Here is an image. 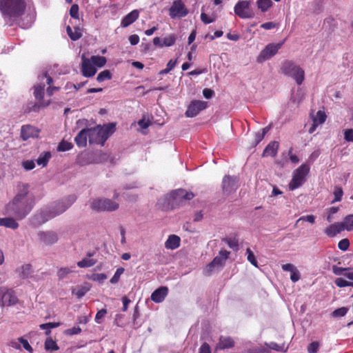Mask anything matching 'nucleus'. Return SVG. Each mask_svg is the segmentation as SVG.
<instances>
[{"label": "nucleus", "mask_w": 353, "mask_h": 353, "mask_svg": "<svg viewBox=\"0 0 353 353\" xmlns=\"http://www.w3.org/2000/svg\"><path fill=\"white\" fill-rule=\"evenodd\" d=\"M114 127L115 125L113 123H109L104 127H102L103 130L106 133L107 139L108 138L110 133L113 132Z\"/></svg>", "instance_id": "680f3d73"}, {"label": "nucleus", "mask_w": 353, "mask_h": 353, "mask_svg": "<svg viewBox=\"0 0 353 353\" xmlns=\"http://www.w3.org/2000/svg\"><path fill=\"white\" fill-rule=\"evenodd\" d=\"M168 293V288L165 286H161L152 293L151 299L155 303H161L165 299Z\"/></svg>", "instance_id": "f3484780"}, {"label": "nucleus", "mask_w": 353, "mask_h": 353, "mask_svg": "<svg viewBox=\"0 0 353 353\" xmlns=\"http://www.w3.org/2000/svg\"><path fill=\"white\" fill-rule=\"evenodd\" d=\"M88 141L90 145L100 144L103 145L107 140L106 133L103 130V128L97 125L95 128H88Z\"/></svg>", "instance_id": "0eeeda50"}, {"label": "nucleus", "mask_w": 353, "mask_h": 353, "mask_svg": "<svg viewBox=\"0 0 353 353\" xmlns=\"http://www.w3.org/2000/svg\"><path fill=\"white\" fill-rule=\"evenodd\" d=\"M348 311V308L345 307H342L334 310L332 313V316L334 317H342L344 316Z\"/></svg>", "instance_id": "a18cd8bd"}, {"label": "nucleus", "mask_w": 353, "mask_h": 353, "mask_svg": "<svg viewBox=\"0 0 353 353\" xmlns=\"http://www.w3.org/2000/svg\"><path fill=\"white\" fill-rule=\"evenodd\" d=\"M73 144L72 143L63 140L59 143L57 150L65 152L71 150Z\"/></svg>", "instance_id": "ea45409f"}, {"label": "nucleus", "mask_w": 353, "mask_h": 353, "mask_svg": "<svg viewBox=\"0 0 353 353\" xmlns=\"http://www.w3.org/2000/svg\"><path fill=\"white\" fill-rule=\"evenodd\" d=\"M343 230L351 231L353 230V214L347 215L343 222L340 223Z\"/></svg>", "instance_id": "7c9ffc66"}, {"label": "nucleus", "mask_w": 353, "mask_h": 353, "mask_svg": "<svg viewBox=\"0 0 353 353\" xmlns=\"http://www.w3.org/2000/svg\"><path fill=\"white\" fill-rule=\"evenodd\" d=\"M90 206L93 210L97 212H112L117 210L119 204L110 199H96L91 202Z\"/></svg>", "instance_id": "423d86ee"}, {"label": "nucleus", "mask_w": 353, "mask_h": 353, "mask_svg": "<svg viewBox=\"0 0 353 353\" xmlns=\"http://www.w3.org/2000/svg\"><path fill=\"white\" fill-rule=\"evenodd\" d=\"M76 199L74 195H70L65 201L57 202L53 210L46 212L48 217L43 221V223L64 212L76 201Z\"/></svg>", "instance_id": "39448f33"}, {"label": "nucleus", "mask_w": 353, "mask_h": 353, "mask_svg": "<svg viewBox=\"0 0 353 353\" xmlns=\"http://www.w3.org/2000/svg\"><path fill=\"white\" fill-rule=\"evenodd\" d=\"M235 342L230 336H221L219 343L216 345V350H225L232 348L234 346Z\"/></svg>", "instance_id": "a211bd4d"}, {"label": "nucleus", "mask_w": 353, "mask_h": 353, "mask_svg": "<svg viewBox=\"0 0 353 353\" xmlns=\"http://www.w3.org/2000/svg\"><path fill=\"white\" fill-rule=\"evenodd\" d=\"M350 247V241L347 239L341 240L338 243V248L342 251H346Z\"/></svg>", "instance_id": "5fc2aeb1"}, {"label": "nucleus", "mask_w": 353, "mask_h": 353, "mask_svg": "<svg viewBox=\"0 0 353 353\" xmlns=\"http://www.w3.org/2000/svg\"><path fill=\"white\" fill-rule=\"evenodd\" d=\"M292 150H293V148H290L289 150V152H288V155H289L290 159L292 161V163H297L299 162V159L296 154H292Z\"/></svg>", "instance_id": "338daca9"}, {"label": "nucleus", "mask_w": 353, "mask_h": 353, "mask_svg": "<svg viewBox=\"0 0 353 353\" xmlns=\"http://www.w3.org/2000/svg\"><path fill=\"white\" fill-rule=\"evenodd\" d=\"M279 143L278 141H273L268 143L263 150V157H275L277 154Z\"/></svg>", "instance_id": "412c9836"}, {"label": "nucleus", "mask_w": 353, "mask_h": 353, "mask_svg": "<svg viewBox=\"0 0 353 353\" xmlns=\"http://www.w3.org/2000/svg\"><path fill=\"white\" fill-rule=\"evenodd\" d=\"M19 302V299L15 292L12 289L4 288L3 292V303L2 307L12 306L16 305Z\"/></svg>", "instance_id": "dca6fc26"}, {"label": "nucleus", "mask_w": 353, "mask_h": 353, "mask_svg": "<svg viewBox=\"0 0 353 353\" xmlns=\"http://www.w3.org/2000/svg\"><path fill=\"white\" fill-rule=\"evenodd\" d=\"M199 353H211L210 345L207 343H203L199 348Z\"/></svg>", "instance_id": "e2e57ef3"}, {"label": "nucleus", "mask_w": 353, "mask_h": 353, "mask_svg": "<svg viewBox=\"0 0 353 353\" xmlns=\"http://www.w3.org/2000/svg\"><path fill=\"white\" fill-rule=\"evenodd\" d=\"M224 260L219 256L214 258L212 262L208 263L204 269V274L209 276L213 271V269L216 266H222L224 263Z\"/></svg>", "instance_id": "4be33fe9"}, {"label": "nucleus", "mask_w": 353, "mask_h": 353, "mask_svg": "<svg viewBox=\"0 0 353 353\" xmlns=\"http://www.w3.org/2000/svg\"><path fill=\"white\" fill-rule=\"evenodd\" d=\"M208 106V103L203 101L195 100L190 103L185 113L187 117H194L201 111L205 110Z\"/></svg>", "instance_id": "ddd939ff"}, {"label": "nucleus", "mask_w": 353, "mask_h": 353, "mask_svg": "<svg viewBox=\"0 0 353 353\" xmlns=\"http://www.w3.org/2000/svg\"><path fill=\"white\" fill-rule=\"evenodd\" d=\"M35 134V128L31 125H23L21 130V137L23 140H28L29 138L34 137Z\"/></svg>", "instance_id": "a878e982"}, {"label": "nucleus", "mask_w": 353, "mask_h": 353, "mask_svg": "<svg viewBox=\"0 0 353 353\" xmlns=\"http://www.w3.org/2000/svg\"><path fill=\"white\" fill-rule=\"evenodd\" d=\"M343 229L340 223H335L330 225L325 230V233L330 237H334L336 234H339Z\"/></svg>", "instance_id": "b1692460"}, {"label": "nucleus", "mask_w": 353, "mask_h": 353, "mask_svg": "<svg viewBox=\"0 0 353 353\" xmlns=\"http://www.w3.org/2000/svg\"><path fill=\"white\" fill-rule=\"evenodd\" d=\"M18 341L20 342L22 344L23 348L26 350H27L28 352H29L30 353L33 352V348L30 345V343H28V340L23 339V337H19L18 339Z\"/></svg>", "instance_id": "864d4df0"}, {"label": "nucleus", "mask_w": 353, "mask_h": 353, "mask_svg": "<svg viewBox=\"0 0 353 353\" xmlns=\"http://www.w3.org/2000/svg\"><path fill=\"white\" fill-rule=\"evenodd\" d=\"M228 245L234 250L239 249V239L236 237H228L223 239Z\"/></svg>", "instance_id": "473e14b6"}, {"label": "nucleus", "mask_w": 353, "mask_h": 353, "mask_svg": "<svg viewBox=\"0 0 353 353\" xmlns=\"http://www.w3.org/2000/svg\"><path fill=\"white\" fill-rule=\"evenodd\" d=\"M201 20L205 24H209L214 21H215L216 19V15L215 14H212L211 16H208L204 12V7L201 8Z\"/></svg>", "instance_id": "2f4dec72"}, {"label": "nucleus", "mask_w": 353, "mask_h": 353, "mask_svg": "<svg viewBox=\"0 0 353 353\" xmlns=\"http://www.w3.org/2000/svg\"><path fill=\"white\" fill-rule=\"evenodd\" d=\"M30 0H0V13L5 22V26L11 27L17 25L19 28H28L30 25H26L22 21Z\"/></svg>", "instance_id": "f257e3e1"}, {"label": "nucleus", "mask_w": 353, "mask_h": 353, "mask_svg": "<svg viewBox=\"0 0 353 353\" xmlns=\"http://www.w3.org/2000/svg\"><path fill=\"white\" fill-rule=\"evenodd\" d=\"M315 219H316V217H315L314 215L310 214V215H306V216H301L297 221L303 220V221H308L310 223H314L315 222Z\"/></svg>", "instance_id": "774afa93"}, {"label": "nucleus", "mask_w": 353, "mask_h": 353, "mask_svg": "<svg viewBox=\"0 0 353 353\" xmlns=\"http://www.w3.org/2000/svg\"><path fill=\"white\" fill-rule=\"evenodd\" d=\"M82 63L81 71L83 77H92L97 73V68L91 63L88 58H86L85 55L81 57Z\"/></svg>", "instance_id": "2eb2a0df"}, {"label": "nucleus", "mask_w": 353, "mask_h": 353, "mask_svg": "<svg viewBox=\"0 0 353 353\" xmlns=\"http://www.w3.org/2000/svg\"><path fill=\"white\" fill-rule=\"evenodd\" d=\"M310 165L303 163L293 172L292 179L289 183V188L294 190L301 186L305 181V177L310 172Z\"/></svg>", "instance_id": "20e7f679"}, {"label": "nucleus", "mask_w": 353, "mask_h": 353, "mask_svg": "<svg viewBox=\"0 0 353 353\" xmlns=\"http://www.w3.org/2000/svg\"><path fill=\"white\" fill-rule=\"evenodd\" d=\"M169 11V14L172 19H175L176 17H183L188 13V10L185 8V5L181 0L174 1Z\"/></svg>", "instance_id": "f8f14e48"}, {"label": "nucleus", "mask_w": 353, "mask_h": 353, "mask_svg": "<svg viewBox=\"0 0 353 353\" xmlns=\"http://www.w3.org/2000/svg\"><path fill=\"white\" fill-rule=\"evenodd\" d=\"M239 188V178L237 176L225 175L222 180V190L224 194L229 195Z\"/></svg>", "instance_id": "9b49d317"}, {"label": "nucleus", "mask_w": 353, "mask_h": 353, "mask_svg": "<svg viewBox=\"0 0 353 353\" xmlns=\"http://www.w3.org/2000/svg\"><path fill=\"white\" fill-rule=\"evenodd\" d=\"M88 128L81 130L74 138L77 145L79 148H84L87 145L88 139Z\"/></svg>", "instance_id": "aec40b11"}, {"label": "nucleus", "mask_w": 353, "mask_h": 353, "mask_svg": "<svg viewBox=\"0 0 353 353\" xmlns=\"http://www.w3.org/2000/svg\"><path fill=\"white\" fill-rule=\"evenodd\" d=\"M246 254L248 255V261L254 267H258V262L255 258L253 252L250 250V248H247Z\"/></svg>", "instance_id": "79ce46f5"}, {"label": "nucleus", "mask_w": 353, "mask_h": 353, "mask_svg": "<svg viewBox=\"0 0 353 353\" xmlns=\"http://www.w3.org/2000/svg\"><path fill=\"white\" fill-rule=\"evenodd\" d=\"M283 42L279 43H269L261 50L257 57V61L262 63L274 56L283 46Z\"/></svg>", "instance_id": "1a4fd4ad"}, {"label": "nucleus", "mask_w": 353, "mask_h": 353, "mask_svg": "<svg viewBox=\"0 0 353 353\" xmlns=\"http://www.w3.org/2000/svg\"><path fill=\"white\" fill-rule=\"evenodd\" d=\"M290 279L294 283L298 281L300 279V273L296 270V268L291 272Z\"/></svg>", "instance_id": "0e129e2a"}, {"label": "nucleus", "mask_w": 353, "mask_h": 353, "mask_svg": "<svg viewBox=\"0 0 353 353\" xmlns=\"http://www.w3.org/2000/svg\"><path fill=\"white\" fill-rule=\"evenodd\" d=\"M81 329L79 326H74L73 327H72L70 329H68L65 331V333L68 335H74V334H78L81 333Z\"/></svg>", "instance_id": "052dcab7"}, {"label": "nucleus", "mask_w": 353, "mask_h": 353, "mask_svg": "<svg viewBox=\"0 0 353 353\" xmlns=\"http://www.w3.org/2000/svg\"><path fill=\"white\" fill-rule=\"evenodd\" d=\"M281 71L282 74L292 77L299 85H301L305 79V71L292 61H283Z\"/></svg>", "instance_id": "7ed1b4c3"}, {"label": "nucleus", "mask_w": 353, "mask_h": 353, "mask_svg": "<svg viewBox=\"0 0 353 353\" xmlns=\"http://www.w3.org/2000/svg\"><path fill=\"white\" fill-rule=\"evenodd\" d=\"M52 155L50 152H43L40 154L39 157L37 159V163L39 165H41L42 167H45L47 165L49 160L50 159Z\"/></svg>", "instance_id": "cd10ccee"}, {"label": "nucleus", "mask_w": 353, "mask_h": 353, "mask_svg": "<svg viewBox=\"0 0 353 353\" xmlns=\"http://www.w3.org/2000/svg\"><path fill=\"white\" fill-rule=\"evenodd\" d=\"M234 13L241 19H250L254 17V13L250 8L248 1H239L234 8Z\"/></svg>", "instance_id": "9d476101"}, {"label": "nucleus", "mask_w": 353, "mask_h": 353, "mask_svg": "<svg viewBox=\"0 0 353 353\" xmlns=\"http://www.w3.org/2000/svg\"><path fill=\"white\" fill-rule=\"evenodd\" d=\"M176 40V37L175 34H170L163 39L162 46H163V47H170L175 43Z\"/></svg>", "instance_id": "e433bc0d"}, {"label": "nucleus", "mask_w": 353, "mask_h": 353, "mask_svg": "<svg viewBox=\"0 0 353 353\" xmlns=\"http://www.w3.org/2000/svg\"><path fill=\"white\" fill-rule=\"evenodd\" d=\"M123 271H124V269L123 268H118L116 270L113 276L111 278L110 283H113V284L118 283V281L120 279V276L123 274Z\"/></svg>", "instance_id": "09e8293b"}, {"label": "nucleus", "mask_w": 353, "mask_h": 353, "mask_svg": "<svg viewBox=\"0 0 353 353\" xmlns=\"http://www.w3.org/2000/svg\"><path fill=\"white\" fill-rule=\"evenodd\" d=\"M320 347V343L318 341H313L307 346L308 353H316Z\"/></svg>", "instance_id": "de8ad7c7"}, {"label": "nucleus", "mask_w": 353, "mask_h": 353, "mask_svg": "<svg viewBox=\"0 0 353 353\" xmlns=\"http://www.w3.org/2000/svg\"><path fill=\"white\" fill-rule=\"evenodd\" d=\"M268 347L271 350H274L276 351H283L286 352L288 350V347H285V345L283 344L281 345L277 344L274 342H271L270 344L268 345Z\"/></svg>", "instance_id": "3c124183"}, {"label": "nucleus", "mask_w": 353, "mask_h": 353, "mask_svg": "<svg viewBox=\"0 0 353 353\" xmlns=\"http://www.w3.org/2000/svg\"><path fill=\"white\" fill-rule=\"evenodd\" d=\"M39 102V103L38 104L35 103L34 105H32V107L30 108V111L39 112L41 108H46L50 104V101Z\"/></svg>", "instance_id": "37998d69"}, {"label": "nucleus", "mask_w": 353, "mask_h": 353, "mask_svg": "<svg viewBox=\"0 0 353 353\" xmlns=\"http://www.w3.org/2000/svg\"><path fill=\"white\" fill-rule=\"evenodd\" d=\"M72 272V270L69 268H61L57 271V276L59 279H63Z\"/></svg>", "instance_id": "8fccbe9b"}, {"label": "nucleus", "mask_w": 353, "mask_h": 353, "mask_svg": "<svg viewBox=\"0 0 353 353\" xmlns=\"http://www.w3.org/2000/svg\"><path fill=\"white\" fill-rule=\"evenodd\" d=\"M44 90H45L44 85L40 84V85H37L34 87V96L37 101H43Z\"/></svg>", "instance_id": "c756f323"}, {"label": "nucleus", "mask_w": 353, "mask_h": 353, "mask_svg": "<svg viewBox=\"0 0 353 353\" xmlns=\"http://www.w3.org/2000/svg\"><path fill=\"white\" fill-rule=\"evenodd\" d=\"M327 118V115L324 111L319 110L316 112V115L313 118V122L316 123L318 124L323 123Z\"/></svg>", "instance_id": "58836bf2"}, {"label": "nucleus", "mask_w": 353, "mask_h": 353, "mask_svg": "<svg viewBox=\"0 0 353 353\" xmlns=\"http://www.w3.org/2000/svg\"><path fill=\"white\" fill-rule=\"evenodd\" d=\"M38 236L40 241L46 245H52L59 240L57 234L53 231H41L38 233Z\"/></svg>", "instance_id": "4468645a"}, {"label": "nucleus", "mask_w": 353, "mask_h": 353, "mask_svg": "<svg viewBox=\"0 0 353 353\" xmlns=\"http://www.w3.org/2000/svg\"><path fill=\"white\" fill-rule=\"evenodd\" d=\"M97 263V261L92 259L84 258L77 263L79 268H89L93 266Z\"/></svg>", "instance_id": "c9c22d12"}, {"label": "nucleus", "mask_w": 353, "mask_h": 353, "mask_svg": "<svg viewBox=\"0 0 353 353\" xmlns=\"http://www.w3.org/2000/svg\"><path fill=\"white\" fill-rule=\"evenodd\" d=\"M107 314V310L106 309H101L100 310H99L96 315H95V318H94V321L97 323H101L103 321V319L105 317V316Z\"/></svg>", "instance_id": "c03bdc74"}, {"label": "nucleus", "mask_w": 353, "mask_h": 353, "mask_svg": "<svg viewBox=\"0 0 353 353\" xmlns=\"http://www.w3.org/2000/svg\"><path fill=\"white\" fill-rule=\"evenodd\" d=\"M181 239L175 234H171L165 242V247L167 249L175 250L180 246Z\"/></svg>", "instance_id": "5701e85b"}, {"label": "nucleus", "mask_w": 353, "mask_h": 353, "mask_svg": "<svg viewBox=\"0 0 353 353\" xmlns=\"http://www.w3.org/2000/svg\"><path fill=\"white\" fill-rule=\"evenodd\" d=\"M336 286L339 288H343L350 285V282L345 280L343 278H337L334 281Z\"/></svg>", "instance_id": "4d7b16f0"}, {"label": "nucleus", "mask_w": 353, "mask_h": 353, "mask_svg": "<svg viewBox=\"0 0 353 353\" xmlns=\"http://www.w3.org/2000/svg\"><path fill=\"white\" fill-rule=\"evenodd\" d=\"M22 167L26 170H31L34 168L35 163L33 160H27L22 163Z\"/></svg>", "instance_id": "13d9d810"}, {"label": "nucleus", "mask_w": 353, "mask_h": 353, "mask_svg": "<svg viewBox=\"0 0 353 353\" xmlns=\"http://www.w3.org/2000/svg\"><path fill=\"white\" fill-rule=\"evenodd\" d=\"M194 194L183 189H178L170 192V197L172 199V205H182L187 201L192 199Z\"/></svg>", "instance_id": "6e6552de"}, {"label": "nucleus", "mask_w": 353, "mask_h": 353, "mask_svg": "<svg viewBox=\"0 0 353 353\" xmlns=\"http://www.w3.org/2000/svg\"><path fill=\"white\" fill-rule=\"evenodd\" d=\"M70 15L72 18L78 19L79 16V6L77 4H73L70 10Z\"/></svg>", "instance_id": "603ef678"}, {"label": "nucleus", "mask_w": 353, "mask_h": 353, "mask_svg": "<svg viewBox=\"0 0 353 353\" xmlns=\"http://www.w3.org/2000/svg\"><path fill=\"white\" fill-rule=\"evenodd\" d=\"M0 226L16 230L19 228V223L12 217L0 218Z\"/></svg>", "instance_id": "393cba45"}, {"label": "nucleus", "mask_w": 353, "mask_h": 353, "mask_svg": "<svg viewBox=\"0 0 353 353\" xmlns=\"http://www.w3.org/2000/svg\"><path fill=\"white\" fill-rule=\"evenodd\" d=\"M29 185L23 184L19 192L6 205V212L17 220L24 219L32 210L34 201L28 196Z\"/></svg>", "instance_id": "f03ea898"}, {"label": "nucleus", "mask_w": 353, "mask_h": 353, "mask_svg": "<svg viewBox=\"0 0 353 353\" xmlns=\"http://www.w3.org/2000/svg\"><path fill=\"white\" fill-rule=\"evenodd\" d=\"M107 279V276L103 273L94 274L92 276V279L98 282H103Z\"/></svg>", "instance_id": "bf43d9fd"}, {"label": "nucleus", "mask_w": 353, "mask_h": 353, "mask_svg": "<svg viewBox=\"0 0 353 353\" xmlns=\"http://www.w3.org/2000/svg\"><path fill=\"white\" fill-rule=\"evenodd\" d=\"M345 139L353 142V129L346 130L344 132Z\"/></svg>", "instance_id": "69168bd1"}, {"label": "nucleus", "mask_w": 353, "mask_h": 353, "mask_svg": "<svg viewBox=\"0 0 353 353\" xmlns=\"http://www.w3.org/2000/svg\"><path fill=\"white\" fill-rule=\"evenodd\" d=\"M91 63L94 67L101 68L106 63V58L99 55H92L90 59Z\"/></svg>", "instance_id": "c85d7f7f"}, {"label": "nucleus", "mask_w": 353, "mask_h": 353, "mask_svg": "<svg viewBox=\"0 0 353 353\" xmlns=\"http://www.w3.org/2000/svg\"><path fill=\"white\" fill-rule=\"evenodd\" d=\"M66 32L72 41H77L82 37L81 29L79 27L74 28V30L73 31L72 28L68 26L66 27Z\"/></svg>", "instance_id": "bb28decb"}, {"label": "nucleus", "mask_w": 353, "mask_h": 353, "mask_svg": "<svg viewBox=\"0 0 353 353\" xmlns=\"http://www.w3.org/2000/svg\"><path fill=\"white\" fill-rule=\"evenodd\" d=\"M333 272L336 275H341L343 274L344 276V274L350 272L349 268H344L341 267H337L336 265H334L332 268Z\"/></svg>", "instance_id": "6e6d98bb"}, {"label": "nucleus", "mask_w": 353, "mask_h": 353, "mask_svg": "<svg viewBox=\"0 0 353 353\" xmlns=\"http://www.w3.org/2000/svg\"><path fill=\"white\" fill-rule=\"evenodd\" d=\"M139 16V12L138 10H133L130 13H128L126 16H125L121 22V26L123 28H126L133 23Z\"/></svg>", "instance_id": "6ab92c4d"}, {"label": "nucleus", "mask_w": 353, "mask_h": 353, "mask_svg": "<svg viewBox=\"0 0 353 353\" xmlns=\"http://www.w3.org/2000/svg\"><path fill=\"white\" fill-rule=\"evenodd\" d=\"M111 79H112V73L108 70H105L101 72L97 77V80L99 83L103 82L105 80H110Z\"/></svg>", "instance_id": "4c0bfd02"}, {"label": "nucleus", "mask_w": 353, "mask_h": 353, "mask_svg": "<svg viewBox=\"0 0 353 353\" xmlns=\"http://www.w3.org/2000/svg\"><path fill=\"white\" fill-rule=\"evenodd\" d=\"M89 288L85 286H77L72 290V294L78 299H81L89 291Z\"/></svg>", "instance_id": "f704fd0d"}, {"label": "nucleus", "mask_w": 353, "mask_h": 353, "mask_svg": "<svg viewBox=\"0 0 353 353\" xmlns=\"http://www.w3.org/2000/svg\"><path fill=\"white\" fill-rule=\"evenodd\" d=\"M343 194V189L341 187L336 186L334 188V199L332 203L340 201Z\"/></svg>", "instance_id": "49530a36"}, {"label": "nucleus", "mask_w": 353, "mask_h": 353, "mask_svg": "<svg viewBox=\"0 0 353 353\" xmlns=\"http://www.w3.org/2000/svg\"><path fill=\"white\" fill-rule=\"evenodd\" d=\"M257 6L263 12H266L268 8L272 7V2L271 0H258L256 1Z\"/></svg>", "instance_id": "72a5a7b5"}, {"label": "nucleus", "mask_w": 353, "mask_h": 353, "mask_svg": "<svg viewBox=\"0 0 353 353\" xmlns=\"http://www.w3.org/2000/svg\"><path fill=\"white\" fill-rule=\"evenodd\" d=\"M45 348L47 350H57L59 347L52 339L48 338L45 342Z\"/></svg>", "instance_id": "a19ab883"}]
</instances>
